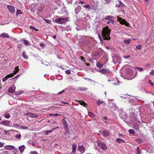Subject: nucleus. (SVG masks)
Wrapping results in <instances>:
<instances>
[{
	"label": "nucleus",
	"instance_id": "1",
	"mask_svg": "<svg viewBox=\"0 0 154 154\" xmlns=\"http://www.w3.org/2000/svg\"><path fill=\"white\" fill-rule=\"evenodd\" d=\"M110 31L108 26H106L103 28L102 32V35L104 40H109L110 39Z\"/></svg>",
	"mask_w": 154,
	"mask_h": 154
},
{
	"label": "nucleus",
	"instance_id": "2",
	"mask_svg": "<svg viewBox=\"0 0 154 154\" xmlns=\"http://www.w3.org/2000/svg\"><path fill=\"white\" fill-rule=\"evenodd\" d=\"M56 22L58 23L62 24L68 21L67 18L65 17H60L57 18L55 20Z\"/></svg>",
	"mask_w": 154,
	"mask_h": 154
},
{
	"label": "nucleus",
	"instance_id": "3",
	"mask_svg": "<svg viewBox=\"0 0 154 154\" xmlns=\"http://www.w3.org/2000/svg\"><path fill=\"white\" fill-rule=\"evenodd\" d=\"M117 20L119 22V23L122 24H124L126 26H128L129 24L126 22L125 20L123 19L122 18L119 17L118 16L117 17Z\"/></svg>",
	"mask_w": 154,
	"mask_h": 154
},
{
	"label": "nucleus",
	"instance_id": "4",
	"mask_svg": "<svg viewBox=\"0 0 154 154\" xmlns=\"http://www.w3.org/2000/svg\"><path fill=\"white\" fill-rule=\"evenodd\" d=\"M110 134V131L109 130H104L103 131L102 135L105 137L109 136Z\"/></svg>",
	"mask_w": 154,
	"mask_h": 154
},
{
	"label": "nucleus",
	"instance_id": "5",
	"mask_svg": "<svg viewBox=\"0 0 154 154\" xmlns=\"http://www.w3.org/2000/svg\"><path fill=\"white\" fill-rule=\"evenodd\" d=\"M78 149L82 153L85 152V148L82 145H79Z\"/></svg>",
	"mask_w": 154,
	"mask_h": 154
},
{
	"label": "nucleus",
	"instance_id": "6",
	"mask_svg": "<svg viewBox=\"0 0 154 154\" xmlns=\"http://www.w3.org/2000/svg\"><path fill=\"white\" fill-rule=\"evenodd\" d=\"M7 8H8L9 11L12 13H15V11L14 7L11 5H8Z\"/></svg>",
	"mask_w": 154,
	"mask_h": 154
},
{
	"label": "nucleus",
	"instance_id": "7",
	"mask_svg": "<svg viewBox=\"0 0 154 154\" xmlns=\"http://www.w3.org/2000/svg\"><path fill=\"white\" fill-rule=\"evenodd\" d=\"M98 71L103 74L107 73L109 72L108 70L103 69H100Z\"/></svg>",
	"mask_w": 154,
	"mask_h": 154
},
{
	"label": "nucleus",
	"instance_id": "8",
	"mask_svg": "<svg viewBox=\"0 0 154 154\" xmlns=\"http://www.w3.org/2000/svg\"><path fill=\"white\" fill-rule=\"evenodd\" d=\"M14 75L13 73L7 75L3 79V82H5L6 80H7L8 78L12 77L14 76Z\"/></svg>",
	"mask_w": 154,
	"mask_h": 154
},
{
	"label": "nucleus",
	"instance_id": "9",
	"mask_svg": "<svg viewBox=\"0 0 154 154\" xmlns=\"http://www.w3.org/2000/svg\"><path fill=\"white\" fill-rule=\"evenodd\" d=\"M14 75L13 73L7 75L3 79V82H5L6 80H7L8 78L12 77L14 76Z\"/></svg>",
	"mask_w": 154,
	"mask_h": 154
},
{
	"label": "nucleus",
	"instance_id": "10",
	"mask_svg": "<svg viewBox=\"0 0 154 154\" xmlns=\"http://www.w3.org/2000/svg\"><path fill=\"white\" fill-rule=\"evenodd\" d=\"M124 6V5L122 2L119 0L116 2V7H122Z\"/></svg>",
	"mask_w": 154,
	"mask_h": 154
},
{
	"label": "nucleus",
	"instance_id": "11",
	"mask_svg": "<svg viewBox=\"0 0 154 154\" xmlns=\"http://www.w3.org/2000/svg\"><path fill=\"white\" fill-rule=\"evenodd\" d=\"M77 146L73 144L72 145V150L70 154H75Z\"/></svg>",
	"mask_w": 154,
	"mask_h": 154
},
{
	"label": "nucleus",
	"instance_id": "12",
	"mask_svg": "<svg viewBox=\"0 0 154 154\" xmlns=\"http://www.w3.org/2000/svg\"><path fill=\"white\" fill-rule=\"evenodd\" d=\"M105 20H110V22H111L112 23H114L113 17L110 16H108L106 17L105 18Z\"/></svg>",
	"mask_w": 154,
	"mask_h": 154
},
{
	"label": "nucleus",
	"instance_id": "13",
	"mask_svg": "<svg viewBox=\"0 0 154 154\" xmlns=\"http://www.w3.org/2000/svg\"><path fill=\"white\" fill-rule=\"evenodd\" d=\"M98 144V145L103 149H107V147L105 144L103 143H99Z\"/></svg>",
	"mask_w": 154,
	"mask_h": 154
},
{
	"label": "nucleus",
	"instance_id": "14",
	"mask_svg": "<svg viewBox=\"0 0 154 154\" xmlns=\"http://www.w3.org/2000/svg\"><path fill=\"white\" fill-rule=\"evenodd\" d=\"M0 37L2 38H9V35L6 33H3L0 35Z\"/></svg>",
	"mask_w": 154,
	"mask_h": 154
},
{
	"label": "nucleus",
	"instance_id": "15",
	"mask_svg": "<svg viewBox=\"0 0 154 154\" xmlns=\"http://www.w3.org/2000/svg\"><path fill=\"white\" fill-rule=\"evenodd\" d=\"M59 127H57L56 128H54L52 130H48L47 131H45L44 132V134L46 135H48L49 133H51L53 132V131H54L55 129L56 128H58Z\"/></svg>",
	"mask_w": 154,
	"mask_h": 154
},
{
	"label": "nucleus",
	"instance_id": "16",
	"mask_svg": "<svg viewBox=\"0 0 154 154\" xmlns=\"http://www.w3.org/2000/svg\"><path fill=\"white\" fill-rule=\"evenodd\" d=\"M81 8H82L80 6H79V5L78 6L76 7V8H75V13L77 14L81 10Z\"/></svg>",
	"mask_w": 154,
	"mask_h": 154
},
{
	"label": "nucleus",
	"instance_id": "17",
	"mask_svg": "<svg viewBox=\"0 0 154 154\" xmlns=\"http://www.w3.org/2000/svg\"><path fill=\"white\" fill-rule=\"evenodd\" d=\"M62 122L64 126L66 128H67V123L65 120V118H64L62 120Z\"/></svg>",
	"mask_w": 154,
	"mask_h": 154
},
{
	"label": "nucleus",
	"instance_id": "18",
	"mask_svg": "<svg viewBox=\"0 0 154 154\" xmlns=\"http://www.w3.org/2000/svg\"><path fill=\"white\" fill-rule=\"evenodd\" d=\"M108 82H112L111 83L113 84V85H119V82H115V81L113 80H111L109 79L108 80Z\"/></svg>",
	"mask_w": 154,
	"mask_h": 154
},
{
	"label": "nucleus",
	"instance_id": "19",
	"mask_svg": "<svg viewBox=\"0 0 154 154\" xmlns=\"http://www.w3.org/2000/svg\"><path fill=\"white\" fill-rule=\"evenodd\" d=\"M25 146L24 145H22L21 146H20L19 147V149L20 150V151L21 152H23L25 149Z\"/></svg>",
	"mask_w": 154,
	"mask_h": 154
},
{
	"label": "nucleus",
	"instance_id": "20",
	"mask_svg": "<svg viewBox=\"0 0 154 154\" xmlns=\"http://www.w3.org/2000/svg\"><path fill=\"white\" fill-rule=\"evenodd\" d=\"M5 148L7 149L10 150L14 149V147L12 146L7 145L5 146Z\"/></svg>",
	"mask_w": 154,
	"mask_h": 154
},
{
	"label": "nucleus",
	"instance_id": "21",
	"mask_svg": "<svg viewBox=\"0 0 154 154\" xmlns=\"http://www.w3.org/2000/svg\"><path fill=\"white\" fill-rule=\"evenodd\" d=\"M88 115L92 119H94V118H95V116L94 114L93 113L91 112H88Z\"/></svg>",
	"mask_w": 154,
	"mask_h": 154
},
{
	"label": "nucleus",
	"instance_id": "22",
	"mask_svg": "<svg viewBox=\"0 0 154 154\" xmlns=\"http://www.w3.org/2000/svg\"><path fill=\"white\" fill-rule=\"evenodd\" d=\"M18 67L19 66H17L15 67V69L14 70V72L13 73L14 75L16 74L18 72L19 70Z\"/></svg>",
	"mask_w": 154,
	"mask_h": 154
},
{
	"label": "nucleus",
	"instance_id": "23",
	"mask_svg": "<svg viewBox=\"0 0 154 154\" xmlns=\"http://www.w3.org/2000/svg\"><path fill=\"white\" fill-rule=\"evenodd\" d=\"M116 141L119 143H125V141L123 140L122 139H121L120 138H117L116 140Z\"/></svg>",
	"mask_w": 154,
	"mask_h": 154
},
{
	"label": "nucleus",
	"instance_id": "24",
	"mask_svg": "<svg viewBox=\"0 0 154 154\" xmlns=\"http://www.w3.org/2000/svg\"><path fill=\"white\" fill-rule=\"evenodd\" d=\"M131 42V39L129 38L124 40V42L125 44H128Z\"/></svg>",
	"mask_w": 154,
	"mask_h": 154
},
{
	"label": "nucleus",
	"instance_id": "25",
	"mask_svg": "<svg viewBox=\"0 0 154 154\" xmlns=\"http://www.w3.org/2000/svg\"><path fill=\"white\" fill-rule=\"evenodd\" d=\"M14 91V89L12 87H10L8 90V92L9 93H12Z\"/></svg>",
	"mask_w": 154,
	"mask_h": 154
},
{
	"label": "nucleus",
	"instance_id": "26",
	"mask_svg": "<svg viewBox=\"0 0 154 154\" xmlns=\"http://www.w3.org/2000/svg\"><path fill=\"white\" fill-rule=\"evenodd\" d=\"M103 65L99 62H97L96 63L97 66L99 68H102L103 67Z\"/></svg>",
	"mask_w": 154,
	"mask_h": 154
},
{
	"label": "nucleus",
	"instance_id": "27",
	"mask_svg": "<svg viewBox=\"0 0 154 154\" xmlns=\"http://www.w3.org/2000/svg\"><path fill=\"white\" fill-rule=\"evenodd\" d=\"M103 103V100H99L97 101V103L98 106H99L101 103Z\"/></svg>",
	"mask_w": 154,
	"mask_h": 154
},
{
	"label": "nucleus",
	"instance_id": "28",
	"mask_svg": "<svg viewBox=\"0 0 154 154\" xmlns=\"http://www.w3.org/2000/svg\"><path fill=\"white\" fill-rule=\"evenodd\" d=\"M38 116V115H36L35 114L32 113H31V114L30 115V117L32 118H36Z\"/></svg>",
	"mask_w": 154,
	"mask_h": 154
},
{
	"label": "nucleus",
	"instance_id": "29",
	"mask_svg": "<svg viewBox=\"0 0 154 154\" xmlns=\"http://www.w3.org/2000/svg\"><path fill=\"white\" fill-rule=\"evenodd\" d=\"M78 89L80 90H82L83 91H85L88 90L87 88L85 87H79L78 88Z\"/></svg>",
	"mask_w": 154,
	"mask_h": 154
},
{
	"label": "nucleus",
	"instance_id": "30",
	"mask_svg": "<svg viewBox=\"0 0 154 154\" xmlns=\"http://www.w3.org/2000/svg\"><path fill=\"white\" fill-rule=\"evenodd\" d=\"M4 116L5 118L8 119L10 117V115L9 114H7L6 113H5L4 114Z\"/></svg>",
	"mask_w": 154,
	"mask_h": 154
},
{
	"label": "nucleus",
	"instance_id": "31",
	"mask_svg": "<svg viewBox=\"0 0 154 154\" xmlns=\"http://www.w3.org/2000/svg\"><path fill=\"white\" fill-rule=\"evenodd\" d=\"M142 48V46L141 45H138L136 46V48L135 49V50L137 49L140 50Z\"/></svg>",
	"mask_w": 154,
	"mask_h": 154
},
{
	"label": "nucleus",
	"instance_id": "32",
	"mask_svg": "<svg viewBox=\"0 0 154 154\" xmlns=\"http://www.w3.org/2000/svg\"><path fill=\"white\" fill-rule=\"evenodd\" d=\"M23 56L24 58L25 59H27L28 58V57L26 54L25 51H23Z\"/></svg>",
	"mask_w": 154,
	"mask_h": 154
},
{
	"label": "nucleus",
	"instance_id": "33",
	"mask_svg": "<svg viewBox=\"0 0 154 154\" xmlns=\"http://www.w3.org/2000/svg\"><path fill=\"white\" fill-rule=\"evenodd\" d=\"M129 132L130 134H135V132L134 131L131 129H129Z\"/></svg>",
	"mask_w": 154,
	"mask_h": 154
},
{
	"label": "nucleus",
	"instance_id": "34",
	"mask_svg": "<svg viewBox=\"0 0 154 154\" xmlns=\"http://www.w3.org/2000/svg\"><path fill=\"white\" fill-rule=\"evenodd\" d=\"M79 103L81 105H83L84 106H85V105H86V103H85V102L83 101H80Z\"/></svg>",
	"mask_w": 154,
	"mask_h": 154
},
{
	"label": "nucleus",
	"instance_id": "35",
	"mask_svg": "<svg viewBox=\"0 0 154 154\" xmlns=\"http://www.w3.org/2000/svg\"><path fill=\"white\" fill-rule=\"evenodd\" d=\"M22 13L21 11L20 10H17L16 11V14L17 15L21 14Z\"/></svg>",
	"mask_w": 154,
	"mask_h": 154
},
{
	"label": "nucleus",
	"instance_id": "36",
	"mask_svg": "<svg viewBox=\"0 0 154 154\" xmlns=\"http://www.w3.org/2000/svg\"><path fill=\"white\" fill-rule=\"evenodd\" d=\"M83 6L86 8H88L89 9H90L91 8V7L90 6L88 5H83Z\"/></svg>",
	"mask_w": 154,
	"mask_h": 154
},
{
	"label": "nucleus",
	"instance_id": "37",
	"mask_svg": "<svg viewBox=\"0 0 154 154\" xmlns=\"http://www.w3.org/2000/svg\"><path fill=\"white\" fill-rule=\"evenodd\" d=\"M46 45H45V44H44V43H41L40 44V46L43 48L45 47Z\"/></svg>",
	"mask_w": 154,
	"mask_h": 154
},
{
	"label": "nucleus",
	"instance_id": "38",
	"mask_svg": "<svg viewBox=\"0 0 154 154\" xmlns=\"http://www.w3.org/2000/svg\"><path fill=\"white\" fill-rule=\"evenodd\" d=\"M136 151H137V154H140V149L139 147H137L136 148Z\"/></svg>",
	"mask_w": 154,
	"mask_h": 154
},
{
	"label": "nucleus",
	"instance_id": "39",
	"mask_svg": "<svg viewBox=\"0 0 154 154\" xmlns=\"http://www.w3.org/2000/svg\"><path fill=\"white\" fill-rule=\"evenodd\" d=\"M44 20L45 21L46 23L48 24H50L51 23V21L50 20L45 19H44Z\"/></svg>",
	"mask_w": 154,
	"mask_h": 154
},
{
	"label": "nucleus",
	"instance_id": "40",
	"mask_svg": "<svg viewBox=\"0 0 154 154\" xmlns=\"http://www.w3.org/2000/svg\"><path fill=\"white\" fill-rule=\"evenodd\" d=\"M75 4H77L78 3H81V5H83V4L84 3V2L82 1H80V2L76 1L75 2Z\"/></svg>",
	"mask_w": 154,
	"mask_h": 154
},
{
	"label": "nucleus",
	"instance_id": "41",
	"mask_svg": "<svg viewBox=\"0 0 154 154\" xmlns=\"http://www.w3.org/2000/svg\"><path fill=\"white\" fill-rule=\"evenodd\" d=\"M24 43L25 45H29V42L27 40H25L24 41Z\"/></svg>",
	"mask_w": 154,
	"mask_h": 154
},
{
	"label": "nucleus",
	"instance_id": "42",
	"mask_svg": "<svg viewBox=\"0 0 154 154\" xmlns=\"http://www.w3.org/2000/svg\"><path fill=\"white\" fill-rule=\"evenodd\" d=\"M44 6H41L39 7V12H42L43 11V8L44 7Z\"/></svg>",
	"mask_w": 154,
	"mask_h": 154
},
{
	"label": "nucleus",
	"instance_id": "43",
	"mask_svg": "<svg viewBox=\"0 0 154 154\" xmlns=\"http://www.w3.org/2000/svg\"><path fill=\"white\" fill-rule=\"evenodd\" d=\"M30 154H38V152L36 151H31L30 152Z\"/></svg>",
	"mask_w": 154,
	"mask_h": 154
},
{
	"label": "nucleus",
	"instance_id": "44",
	"mask_svg": "<svg viewBox=\"0 0 154 154\" xmlns=\"http://www.w3.org/2000/svg\"><path fill=\"white\" fill-rule=\"evenodd\" d=\"M30 29H31L33 30H35V31H38V30L37 29H35V28L33 26H30Z\"/></svg>",
	"mask_w": 154,
	"mask_h": 154
},
{
	"label": "nucleus",
	"instance_id": "45",
	"mask_svg": "<svg viewBox=\"0 0 154 154\" xmlns=\"http://www.w3.org/2000/svg\"><path fill=\"white\" fill-rule=\"evenodd\" d=\"M15 137L16 138H20L21 137V135L20 134H17L15 136Z\"/></svg>",
	"mask_w": 154,
	"mask_h": 154
},
{
	"label": "nucleus",
	"instance_id": "46",
	"mask_svg": "<svg viewBox=\"0 0 154 154\" xmlns=\"http://www.w3.org/2000/svg\"><path fill=\"white\" fill-rule=\"evenodd\" d=\"M137 69H138V71L140 72L142 71L143 70V69L141 67H137Z\"/></svg>",
	"mask_w": 154,
	"mask_h": 154
},
{
	"label": "nucleus",
	"instance_id": "47",
	"mask_svg": "<svg viewBox=\"0 0 154 154\" xmlns=\"http://www.w3.org/2000/svg\"><path fill=\"white\" fill-rule=\"evenodd\" d=\"M130 57V56L129 55L127 56H123V58L125 59H127Z\"/></svg>",
	"mask_w": 154,
	"mask_h": 154
},
{
	"label": "nucleus",
	"instance_id": "48",
	"mask_svg": "<svg viewBox=\"0 0 154 154\" xmlns=\"http://www.w3.org/2000/svg\"><path fill=\"white\" fill-rule=\"evenodd\" d=\"M13 125L14 127H19V125L18 124H14Z\"/></svg>",
	"mask_w": 154,
	"mask_h": 154
},
{
	"label": "nucleus",
	"instance_id": "49",
	"mask_svg": "<svg viewBox=\"0 0 154 154\" xmlns=\"http://www.w3.org/2000/svg\"><path fill=\"white\" fill-rule=\"evenodd\" d=\"M150 74L152 75H154V70H152L150 72Z\"/></svg>",
	"mask_w": 154,
	"mask_h": 154
},
{
	"label": "nucleus",
	"instance_id": "50",
	"mask_svg": "<svg viewBox=\"0 0 154 154\" xmlns=\"http://www.w3.org/2000/svg\"><path fill=\"white\" fill-rule=\"evenodd\" d=\"M134 129H135L137 131H138L139 128L137 126H135L134 127Z\"/></svg>",
	"mask_w": 154,
	"mask_h": 154
},
{
	"label": "nucleus",
	"instance_id": "51",
	"mask_svg": "<svg viewBox=\"0 0 154 154\" xmlns=\"http://www.w3.org/2000/svg\"><path fill=\"white\" fill-rule=\"evenodd\" d=\"M106 3L107 4H108L110 2L111 0H105Z\"/></svg>",
	"mask_w": 154,
	"mask_h": 154
},
{
	"label": "nucleus",
	"instance_id": "52",
	"mask_svg": "<svg viewBox=\"0 0 154 154\" xmlns=\"http://www.w3.org/2000/svg\"><path fill=\"white\" fill-rule=\"evenodd\" d=\"M149 82L151 85L153 86L154 85L153 83L152 82V81L150 80H149Z\"/></svg>",
	"mask_w": 154,
	"mask_h": 154
},
{
	"label": "nucleus",
	"instance_id": "53",
	"mask_svg": "<svg viewBox=\"0 0 154 154\" xmlns=\"http://www.w3.org/2000/svg\"><path fill=\"white\" fill-rule=\"evenodd\" d=\"M66 72L67 74H70V71H69V70H67L66 71Z\"/></svg>",
	"mask_w": 154,
	"mask_h": 154
},
{
	"label": "nucleus",
	"instance_id": "54",
	"mask_svg": "<svg viewBox=\"0 0 154 154\" xmlns=\"http://www.w3.org/2000/svg\"><path fill=\"white\" fill-rule=\"evenodd\" d=\"M61 115V114H58V113H56L55 114H54L53 115V116H60Z\"/></svg>",
	"mask_w": 154,
	"mask_h": 154
},
{
	"label": "nucleus",
	"instance_id": "55",
	"mask_svg": "<svg viewBox=\"0 0 154 154\" xmlns=\"http://www.w3.org/2000/svg\"><path fill=\"white\" fill-rule=\"evenodd\" d=\"M64 90H63L62 91H61L60 92H59L58 93V94H60L62 93L63 92H64Z\"/></svg>",
	"mask_w": 154,
	"mask_h": 154
},
{
	"label": "nucleus",
	"instance_id": "56",
	"mask_svg": "<svg viewBox=\"0 0 154 154\" xmlns=\"http://www.w3.org/2000/svg\"><path fill=\"white\" fill-rule=\"evenodd\" d=\"M30 114H31L30 112H28V113H26L25 114H24V115L29 116H30Z\"/></svg>",
	"mask_w": 154,
	"mask_h": 154
},
{
	"label": "nucleus",
	"instance_id": "57",
	"mask_svg": "<svg viewBox=\"0 0 154 154\" xmlns=\"http://www.w3.org/2000/svg\"><path fill=\"white\" fill-rule=\"evenodd\" d=\"M61 103H62L63 104H69V103L67 102H66L64 101H62L61 102Z\"/></svg>",
	"mask_w": 154,
	"mask_h": 154
},
{
	"label": "nucleus",
	"instance_id": "58",
	"mask_svg": "<svg viewBox=\"0 0 154 154\" xmlns=\"http://www.w3.org/2000/svg\"><path fill=\"white\" fill-rule=\"evenodd\" d=\"M66 1L68 3H70L72 1V0H66Z\"/></svg>",
	"mask_w": 154,
	"mask_h": 154
},
{
	"label": "nucleus",
	"instance_id": "59",
	"mask_svg": "<svg viewBox=\"0 0 154 154\" xmlns=\"http://www.w3.org/2000/svg\"><path fill=\"white\" fill-rule=\"evenodd\" d=\"M3 146V144L1 143V142H0V147H2Z\"/></svg>",
	"mask_w": 154,
	"mask_h": 154
},
{
	"label": "nucleus",
	"instance_id": "60",
	"mask_svg": "<svg viewBox=\"0 0 154 154\" xmlns=\"http://www.w3.org/2000/svg\"><path fill=\"white\" fill-rule=\"evenodd\" d=\"M69 131L68 130L67 131H66L65 133V134L66 135H68V134L69 133Z\"/></svg>",
	"mask_w": 154,
	"mask_h": 154
},
{
	"label": "nucleus",
	"instance_id": "61",
	"mask_svg": "<svg viewBox=\"0 0 154 154\" xmlns=\"http://www.w3.org/2000/svg\"><path fill=\"white\" fill-rule=\"evenodd\" d=\"M22 128H23V129H27V128H28V127H25V126H22Z\"/></svg>",
	"mask_w": 154,
	"mask_h": 154
},
{
	"label": "nucleus",
	"instance_id": "62",
	"mask_svg": "<svg viewBox=\"0 0 154 154\" xmlns=\"http://www.w3.org/2000/svg\"><path fill=\"white\" fill-rule=\"evenodd\" d=\"M8 131H5V130L4 131V132L5 134H6V135H7Z\"/></svg>",
	"mask_w": 154,
	"mask_h": 154
},
{
	"label": "nucleus",
	"instance_id": "63",
	"mask_svg": "<svg viewBox=\"0 0 154 154\" xmlns=\"http://www.w3.org/2000/svg\"><path fill=\"white\" fill-rule=\"evenodd\" d=\"M110 23H111V22H110V20H109L106 23L107 24H109Z\"/></svg>",
	"mask_w": 154,
	"mask_h": 154
},
{
	"label": "nucleus",
	"instance_id": "64",
	"mask_svg": "<svg viewBox=\"0 0 154 154\" xmlns=\"http://www.w3.org/2000/svg\"><path fill=\"white\" fill-rule=\"evenodd\" d=\"M53 38H54V39H55L56 38V35H54L53 36Z\"/></svg>",
	"mask_w": 154,
	"mask_h": 154
}]
</instances>
